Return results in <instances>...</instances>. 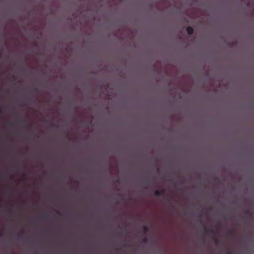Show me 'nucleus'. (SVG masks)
Wrapping results in <instances>:
<instances>
[{"label": "nucleus", "mask_w": 254, "mask_h": 254, "mask_svg": "<svg viewBox=\"0 0 254 254\" xmlns=\"http://www.w3.org/2000/svg\"><path fill=\"white\" fill-rule=\"evenodd\" d=\"M213 240L215 241V243L217 244L218 243V240L215 237H213Z\"/></svg>", "instance_id": "obj_6"}, {"label": "nucleus", "mask_w": 254, "mask_h": 254, "mask_svg": "<svg viewBox=\"0 0 254 254\" xmlns=\"http://www.w3.org/2000/svg\"><path fill=\"white\" fill-rule=\"evenodd\" d=\"M205 231L206 233H207L208 231H209L211 233L214 234V231L213 229H211L209 231H208L206 228H205Z\"/></svg>", "instance_id": "obj_4"}, {"label": "nucleus", "mask_w": 254, "mask_h": 254, "mask_svg": "<svg viewBox=\"0 0 254 254\" xmlns=\"http://www.w3.org/2000/svg\"><path fill=\"white\" fill-rule=\"evenodd\" d=\"M199 216L200 217H201L202 216V214H201V213H200V214H199Z\"/></svg>", "instance_id": "obj_8"}, {"label": "nucleus", "mask_w": 254, "mask_h": 254, "mask_svg": "<svg viewBox=\"0 0 254 254\" xmlns=\"http://www.w3.org/2000/svg\"><path fill=\"white\" fill-rule=\"evenodd\" d=\"M187 32L189 35H191L193 33L194 30L191 27L189 26L187 28Z\"/></svg>", "instance_id": "obj_2"}, {"label": "nucleus", "mask_w": 254, "mask_h": 254, "mask_svg": "<svg viewBox=\"0 0 254 254\" xmlns=\"http://www.w3.org/2000/svg\"><path fill=\"white\" fill-rule=\"evenodd\" d=\"M227 254H232V253H230V252H229V253H228Z\"/></svg>", "instance_id": "obj_10"}, {"label": "nucleus", "mask_w": 254, "mask_h": 254, "mask_svg": "<svg viewBox=\"0 0 254 254\" xmlns=\"http://www.w3.org/2000/svg\"><path fill=\"white\" fill-rule=\"evenodd\" d=\"M2 236V234L1 233H0V237H1Z\"/></svg>", "instance_id": "obj_11"}, {"label": "nucleus", "mask_w": 254, "mask_h": 254, "mask_svg": "<svg viewBox=\"0 0 254 254\" xmlns=\"http://www.w3.org/2000/svg\"><path fill=\"white\" fill-rule=\"evenodd\" d=\"M143 231L144 233H146V232H147L148 231V228L147 226H143Z\"/></svg>", "instance_id": "obj_3"}, {"label": "nucleus", "mask_w": 254, "mask_h": 254, "mask_svg": "<svg viewBox=\"0 0 254 254\" xmlns=\"http://www.w3.org/2000/svg\"><path fill=\"white\" fill-rule=\"evenodd\" d=\"M165 190L162 189L161 190H156L154 191V195L156 196H160L163 195L165 193Z\"/></svg>", "instance_id": "obj_1"}, {"label": "nucleus", "mask_w": 254, "mask_h": 254, "mask_svg": "<svg viewBox=\"0 0 254 254\" xmlns=\"http://www.w3.org/2000/svg\"><path fill=\"white\" fill-rule=\"evenodd\" d=\"M147 241V239L146 237H144L143 239H142V241L143 242H146Z\"/></svg>", "instance_id": "obj_7"}, {"label": "nucleus", "mask_w": 254, "mask_h": 254, "mask_svg": "<svg viewBox=\"0 0 254 254\" xmlns=\"http://www.w3.org/2000/svg\"><path fill=\"white\" fill-rule=\"evenodd\" d=\"M20 237H21V235H18V238H20Z\"/></svg>", "instance_id": "obj_9"}, {"label": "nucleus", "mask_w": 254, "mask_h": 254, "mask_svg": "<svg viewBox=\"0 0 254 254\" xmlns=\"http://www.w3.org/2000/svg\"><path fill=\"white\" fill-rule=\"evenodd\" d=\"M229 235H233V234H234V231H233V230H232V229L230 230L229 231Z\"/></svg>", "instance_id": "obj_5"}]
</instances>
